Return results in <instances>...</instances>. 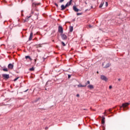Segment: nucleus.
I'll return each instance as SVG.
<instances>
[{
    "mask_svg": "<svg viewBox=\"0 0 130 130\" xmlns=\"http://www.w3.org/2000/svg\"><path fill=\"white\" fill-rule=\"evenodd\" d=\"M27 91H28V89L27 90L25 91V92H27Z\"/></svg>",
    "mask_w": 130,
    "mask_h": 130,
    "instance_id": "nucleus-39",
    "label": "nucleus"
},
{
    "mask_svg": "<svg viewBox=\"0 0 130 130\" xmlns=\"http://www.w3.org/2000/svg\"><path fill=\"white\" fill-rule=\"evenodd\" d=\"M72 2H73V0H70L69 1V2H68L66 5H65V7L66 8H68V7L71 6V5H72Z\"/></svg>",
    "mask_w": 130,
    "mask_h": 130,
    "instance_id": "nucleus-7",
    "label": "nucleus"
},
{
    "mask_svg": "<svg viewBox=\"0 0 130 130\" xmlns=\"http://www.w3.org/2000/svg\"><path fill=\"white\" fill-rule=\"evenodd\" d=\"M87 88H88L89 89H94V86H93V85H89L88 86H87Z\"/></svg>",
    "mask_w": 130,
    "mask_h": 130,
    "instance_id": "nucleus-15",
    "label": "nucleus"
},
{
    "mask_svg": "<svg viewBox=\"0 0 130 130\" xmlns=\"http://www.w3.org/2000/svg\"><path fill=\"white\" fill-rule=\"evenodd\" d=\"M121 79L119 78V79H118V81H121Z\"/></svg>",
    "mask_w": 130,
    "mask_h": 130,
    "instance_id": "nucleus-36",
    "label": "nucleus"
},
{
    "mask_svg": "<svg viewBox=\"0 0 130 130\" xmlns=\"http://www.w3.org/2000/svg\"><path fill=\"white\" fill-rule=\"evenodd\" d=\"M89 27L90 28H92V25H89Z\"/></svg>",
    "mask_w": 130,
    "mask_h": 130,
    "instance_id": "nucleus-34",
    "label": "nucleus"
},
{
    "mask_svg": "<svg viewBox=\"0 0 130 130\" xmlns=\"http://www.w3.org/2000/svg\"><path fill=\"white\" fill-rule=\"evenodd\" d=\"M97 73H98H98H99V72H97Z\"/></svg>",
    "mask_w": 130,
    "mask_h": 130,
    "instance_id": "nucleus-41",
    "label": "nucleus"
},
{
    "mask_svg": "<svg viewBox=\"0 0 130 130\" xmlns=\"http://www.w3.org/2000/svg\"><path fill=\"white\" fill-rule=\"evenodd\" d=\"M68 78H69V79H70V78H71V75H68Z\"/></svg>",
    "mask_w": 130,
    "mask_h": 130,
    "instance_id": "nucleus-35",
    "label": "nucleus"
},
{
    "mask_svg": "<svg viewBox=\"0 0 130 130\" xmlns=\"http://www.w3.org/2000/svg\"><path fill=\"white\" fill-rule=\"evenodd\" d=\"M25 58L27 59L28 58H29V59H31V57H30L29 56H25Z\"/></svg>",
    "mask_w": 130,
    "mask_h": 130,
    "instance_id": "nucleus-21",
    "label": "nucleus"
},
{
    "mask_svg": "<svg viewBox=\"0 0 130 130\" xmlns=\"http://www.w3.org/2000/svg\"><path fill=\"white\" fill-rule=\"evenodd\" d=\"M103 5H104V2H102L101 4L100 5L99 8H101L103 7Z\"/></svg>",
    "mask_w": 130,
    "mask_h": 130,
    "instance_id": "nucleus-16",
    "label": "nucleus"
},
{
    "mask_svg": "<svg viewBox=\"0 0 130 130\" xmlns=\"http://www.w3.org/2000/svg\"><path fill=\"white\" fill-rule=\"evenodd\" d=\"M4 79H9L10 78V75L4 74L2 75Z\"/></svg>",
    "mask_w": 130,
    "mask_h": 130,
    "instance_id": "nucleus-5",
    "label": "nucleus"
},
{
    "mask_svg": "<svg viewBox=\"0 0 130 130\" xmlns=\"http://www.w3.org/2000/svg\"><path fill=\"white\" fill-rule=\"evenodd\" d=\"M130 103H124L122 105L121 107H123V108H125V107L128 106V105H129Z\"/></svg>",
    "mask_w": 130,
    "mask_h": 130,
    "instance_id": "nucleus-3",
    "label": "nucleus"
},
{
    "mask_svg": "<svg viewBox=\"0 0 130 130\" xmlns=\"http://www.w3.org/2000/svg\"><path fill=\"white\" fill-rule=\"evenodd\" d=\"M106 7H108V3L106 2Z\"/></svg>",
    "mask_w": 130,
    "mask_h": 130,
    "instance_id": "nucleus-27",
    "label": "nucleus"
},
{
    "mask_svg": "<svg viewBox=\"0 0 130 130\" xmlns=\"http://www.w3.org/2000/svg\"><path fill=\"white\" fill-rule=\"evenodd\" d=\"M90 81H87V83H85V86H87V84L89 85Z\"/></svg>",
    "mask_w": 130,
    "mask_h": 130,
    "instance_id": "nucleus-22",
    "label": "nucleus"
},
{
    "mask_svg": "<svg viewBox=\"0 0 130 130\" xmlns=\"http://www.w3.org/2000/svg\"><path fill=\"white\" fill-rule=\"evenodd\" d=\"M45 130L48 129V127H46L45 128Z\"/></svg>",
    "mask_w": 130,
    "mask_h": 130,
    "instance_id": "nucleus-32",
    "label": "nucleus"
},
{
    "mask_svg": "<svg viewBox=\"0 0 130 130\" xmlns=\"http://www.w3.org/2000/svg\"><path fill=\"white\" fill-rule=\"evenodd\" d=\"M34 12L33 11H31V14H34Z\"/></svg>",
    "mask_w": 130,
    "mask_h": 130,
    "instance_id": "nucleus-37",
    "label": "nucleus"
},
{
    "mask_svg": "<svg viewBox=\"0 0 130 130\" xmlns=\"http://www.w3.org/2000/svg\"><path fill=\"white\" fill-rule=\"evenodd\" d=\"M109 89H112V86L111 85L109 86Z\"/></svg>",
    "mask_w": 130,
    "mask_h": 130,
    "instance_id": "nucleus-31",
    "label": "nucleus"
},
{
    "mask_svg": "<svg viewBox=\"0 0 130 130\" xmlns=\"http://www.w3.org/2000/svg\"><path fill=\"white\" fill-rule=\"evenodd\" d=\"M36 15L37 16V17H38V16L37 15V14H36Z\"/></svg>",
    "mask_w": 130,
    "mask_h": 130,
    "instance_id": "nucleus-38",
    "label": "nucleus"
},
{
    "mask_svg": "<svg viewBox=\"0 0 130 130\" xmlns=\"http://www.w3.org/2000/svg\"><path fill=\"white\" fill-rule=\"evenodd\" d=\"M107 111H107V110H105V112L104 113V114H107Z\"/></svg>",
    "mask_w": 130,
    "mask_h": 130,
    "instance_id": "nucleus-25",
    "label": "nucleus"
},
{
    "mask_svg": "<svg viewBox=\"0 0 130 130\" xmlns=\"http://www.w3.org/2000/svg\"><path fill=\"white\" fill-rule=\"evenodd\" d=\"M39 5H40V3H33L32 4V7L34 8L36 7V6H39Z\"/></svg>",
    "mask_w": 130,
    "mask_h": 130,
    "instance_id": "nucleus-11",
    "label": "nucleus"
},
{
    "mask_svg": "<svg viewBox=\"0 0 130 130\" xmlns=\"http://www.w3.org/2000/svg\"><path fill=\"white\" fill-rule=\"evenodd\" d=\"M82 15V13H77V16H81Z\"/></svg>",
    "mask_w": 130,
    "mask_h": 130,
    "instance_id": "nucleus-23",
    "label": "nucleus"
},
{
    "mask_svg": "<svg viewBox=\"0 0 130 130\" xmlns=\"http://www.w3.org/2000/svg\"><path fill=\"white\" fill-rule=\"evenodd\" d=\"M34 0H32V2H33Z\"/></svg>",
    "mask_w": 130,
    "mask_h": 130,
    "instance_id": "nucleus-40",
    "label": "nucleus"
},
{
    "mask_svg": "<svg viewBox=\"0 0 130 130\" xmlns=\"http://www.w3.org/2000/svg\"><path fill=\"white\" fill-rule=\"evenodd\" d=\"M108 111L109 112H111V109H109L108 110Z\"/></svg>",
    "mask_w": 130,
    "mask_h": 130,
    "instance_id": "nucleus-30",
    "label": "nucleus"
},
{
    "mask_svg": "<svg viewBox=\"0 0 130 130\" xmlns=\"http://www.w3.org/2000/svg\"><path fill=\"white\" fill-rule=\"evenodd\" d=\"M54 5H55V6H56V7H58V5H57V4L55 3Z\"/></svg>",
    "mask_w": 130,
    "mask_h": 130,
    "instance_id": "nucleus-29",
    "label": "nucleus"
},
{
    "mask_svg": "<svg viewBox=\"0 0 130 130\" xmlns=\"http://www.w3.org/2000/svg\"><path fill=\"white\" fill-rule=\"evenodd\" d=\"M3 71H4V72H9V70H8V68L3 69Z\"/></svg>",
    "mask_w": 130,
    "mask_h": 130,
    "instance_id": "nucleus-19",
    "label": "nucleus"
},
{
    "mask_svg": "<svg viewBox=\"0 0 130 130\" xmlns=\"http://www.w3.org/2000/svg\"><path fill=\"white\" fill-rule=\"evenodd\" d=\"M101 80H103V81H105V82H106L107 81V80H108L107 77H106V76H105L104 75H101Z\"/></svg>",
    "mask_w": 130,
    "mask_h": 130,
    "instance_id": "nucleus-2",
    "label": "nucleus"
},
{
    "mask_svg": "<svg viewBox=\"0 0 130 130\" xmlns=\"http://www.w3.org/2000/svg\"><path fill=\"white\" fill-rule=\"evenodd\" d=\"M73 9L75 12H79V9H78V8H77V7H76L75 6H74L73 7Z\"/></svg>",
    "mask_w": 130,
    "mask_h": 130,
    "instance_id": "nucleus-10",
    "label": "nucleus"
},
{
    "mask_svg": "<svg viewBox=\"0 0 130 130\" xmlns=\"http://www.w3.org/2000/svg\"><path fill=\"white\" fill-rule=\"evenodd\" d=\"M33 38V32L31 31L29 37L28 38V41H31Z\"/></svg>",
    "mask_w": 130,
    "mask_h": 130,
    "instance_id": "nucleus-6",
    "label": "nucleus"
},
{
    "mask_svg": "<svg viewBox=\"0 0 130 130\" xmlns=\"http://www.w3.org/2000/svg\"><path fill=\"white\" fill-rule=\"evenodd\" d=\"M76 96H77V97H80V94H77L76 95Z\"/></svg>",
    "mask_w": 130,
    "mask_h": 130,
    "instance_id": "nucleus-33",
    "label": "nucleus"
},
{
    "mask_svg": "<svg viewBox=\"0 0 130 130\" xmlns=\"http://www.w3.org/2000/svg\"><path fill=\"white\" fill-rule=\"evenodd\" d=\"M64 1V0H60L59 3H62Z\"/></svg>",
    "mask_w": 130,
    "mask_h": 130,
    "instance_id": "nucleus-28",
    "label": "nucleus"
},
{
    "mask_svg": "<svg viewBox=\"0 0 130 130\" xmlns=\"http://www.w3.org/2000/svg\"><path fill=\"white\" fill-rule=\"evenodd\" d=\"M58 32L59 33H61V34H62V33H63V28L61 26H58Z\"/></svg>",
    "mask_w": 130,
    "mask_h": 130,
    "instance_id": "nucleus-1",
    "label": "nucleus"
},
{
    "mask_svg": "<svg viewBox=\"0 0 130 130\" xmlns=\"http://www.w3.org/2000/svg\"><path fill=\"white\" fill-rule=\"evenodd\" d=\"M61 37L62 40H67V39L68 38V37L65 34H61Z\"/></svg>",
    "mask_w": 130,
    "mask_h": 130,
    "instance_id": "nucleus-4",
    "label": "nucleus"
},
{
    "mask_svg": "<svg viewBox=\"0 0 130 130\" xmlns=\"http://www.w3.org/2000/svg\"><path fill=\"white\" fill-rule=\"evenodd\" d=\"M8 69H10L11 70H13L14 69V65L12 63H10L8 66Z\"/></svg>",
    "mask_w": 130,
    "mask_h": 130,
    "instance_id": "nucleus-8",
    "label": "nucleus"
},
{
    "mask_svg": "<svg viewBox=\"0 0 130 130\" xmlns=\"http://www.w3.org/2000/svg\"><path fill=\"white\" fill-rule=\"evenodd\" d=\"M31 15H30L29 16H27L25 19L23 20L22 22L23 23H25V22H28V21H29V18H31Z\"/></svg>",
    "mask_w": 130,
    "mask_h": 130,
    "instance_id": "nucleus-9",
    "label": "nucleus"
},
{
    "mask_svg": "<svg viewBox=\"0 0 130 130\" xmlns=\"http://www.w3.org/2000/svg\"><path fill=\"white\" fill-rule=\"evenodd\" d=\"M18 79H19V77H17V78H15V79L14 80V82H16V81H17V80H18Z\"/></svg>",
    "mask_w": 130,
    "mask_h": 130,
    "instance_id": "nucleus-26",
    "label": "nucleus"
},
{
    "mask_svg": "<svg viewBox=\"0 0 130 130\" xmlns=\"http://www.w3.org/2000/svg\"><path fill=\"white\" fill-rule=\"evenodd\" d=\"M111 66V64L110 63H108L106 64L105 67H104L105 69H107V68H109Z\"/></svg>",
    "mask_w": 130,
    "mask_h": 130,
    "instance_id": "nucleus-13",
    "label": "nucleus"
},
{
    "mask_svg": "<svg viewBox=\"0 0 130 130\" xmlns=\"http://www.w3.org/2000/svg\"><path fill=\"white\" fill-rule=\"evenodd\" d=\"M34 70H35V69H34V67H32L31 68H30V69H29V71H30V72H33V71H34Z\"/></svg>",
    "mask_w": 130,
    "mask_h": 130,
    "instance_id": "nucleus-20",
    "label": "nucleus"
},
{
    "mask_svg": "<svg viewBox=\"0 0 130 130\" xmlns=\"http://www.w3.org/2000/svg\"><path fill=\"white\" fill-rule=\"evenodd\" d=\"M61 44L63 45V46H66V44L63 42H61Z\"/></svg>",
    "mask_w": 130,
    "mask_h": 130,
    "instance_id": "nucleus-24",
    "label": "nucleus"
},
{
    "mask_svg": "<svg viewBox=\"0 0 130 130\" xmlns=\"http://www.w3.org/2000/svg\"><path fill=\"white\" fill-rule=\"evenodd\" d=\"M102 123L103 124H104L105 123V118L104 117H102Z\"/></svg>",
    "mask_w": 130,
    "mask_h": 130,
    "instance_id": "nucleus-14",
    "label": "nucleus"
},
{
    "mask_svg": "<svg viewBox=\"0 0 130 130\" xmlns=\"http://www.w3.org/2000/svg\"><path fill=\"white\" fill-rule=\"evenodd\" d=\"M66 8H67L66 6L62 5L61 6V11H64V10H66Z\"/></svg>",
    "mask_w": 130,
    "mask_h": 130,
    "instance_id": "nucleus-12",
    "label": "nucleus"
},
{
    "mask_svg": "<svg viewBox=\"0 0 130 130\" xmlns=\"http://www.w3.org/2000/svg\"><path fill=\"white\" fill-rule=\"evenodd\" d=\"M77 86L78 87V88H81L82 87H86V85H83L81 84H79V85H77Z\"/></svg>",
    "mask_w": 130,
    "mask_h": 130,
    "instance_id": "nucleus-18",
    "label": "nucleus"
},
{
    "mask_svg": "<svg viewBox=\"0 0 130 130\" xmlns=\"http://www.w3.org/2000/svg\"><path fill=\"white\" fill-rule=\"evenodd\" d=\"M74 30V27L70 26V32H73Z\"/></svg>",
    "mask_w": 130,
    "mask_h": 130,
    "instance_id": "nucleus-17",
    "label": "nucleus"
}]
</instances>
